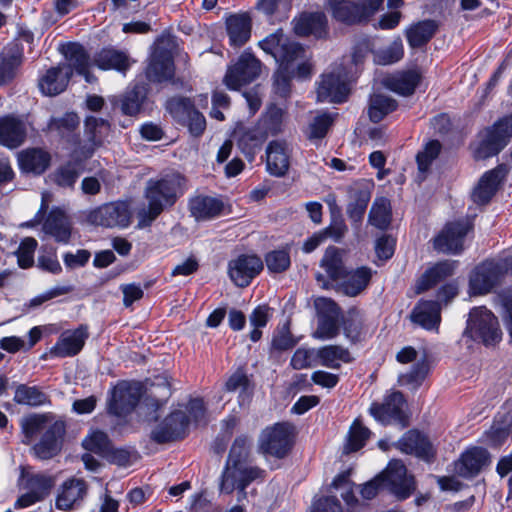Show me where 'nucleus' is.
<instances>
[{
	"label": "nucleus",
	"instance_id": "obj_1",
	"mask_svg": "<svg viewBox=\"0 0 512 512\" xmlns=\"http://www.w3.org/2000/svg\"><path fill=\"white\" fill-rule=\"evenodd\" d=\"M251 440L247 436L237 437L230 449L226 466L222 472L219 489L221 493L238 491V501L246 498V487L257 480H263L265 471L246 464Z\"/></svg>",
	"mask_w": 512,
	"mask_h": 512
},
{
	"label": "nucleus",
	"instance_id": "obj_2",
	"mask_svg": "<svg viewBox=\"0 0 512 512\" xmlns=\"http://www.w3.org/2000/svg\"><path fill=\"white\" fill-rule=\"evenodd\" d=\"M185 190V178L171 172L148 180L145 188V198L148 206L137 212L138 227L149 226L166 208L172 206Z\"/></svg>",
	"mask_w": 512,
	"mask_h": 512
},
{
	"label": "nucleus",
	"instance_id": "obj_3",
	"mask_svg": "<svg viewBox=\"0 0 512 512\" xmlns=\"http://www.w3.org/2000/svg\"><path fill=\"white\" fill-rule=\"evenodd\" d=\"M464 335L486 347L495 346L502 340L497 317L484 306L471 309Z\"/></svg>",
	"mask_w": 512,
	"mask_h": 512
},
{
	"label": "nucleus",
	"instance_id": "obj_4",
	"mask_svg": "<svg viewBox=\"0 0 512 512\" xmlns=\"http://www.w3.org/2000/svg\"><path fill=\"white\" fill-rule=\"evenodd\" d=\"M173 46V39L169 36L163 35L156 40L146 68V77L149 81L160 83L173 78L175 71Z\"/></svg>",
	"mask_w": 512,
	"mask_h": 512
},
{
	"label": "nucleus",
	"instance_id": "obj_5",
	"mask_svg": "<svg viewBox=\"0 0 512 512\" xmlns=\"http://www.w3.org/2000/svg\"><path fill=\"white\" fill-rule=\"evenodd\" d=\"M23 488L27 490L14 504L16 509L27 508L45 499L54 486V478L46 473H33L25 468L21 471Z\"/></svg>",
	"mask_w": 512,
	"mask_h": 512
},
{
	"label": "nucleus",
	"instance_id": "obj_6",
	"mask_svg": "<svg viewBox=\"0 0 512 512\" xmlns=\"http://www.w3.org/2000/svg\"><path fill=\"white\" fill-rule=\"evenodd\" d=\"M294 427L286 422L267 427L259 439L260 450L271 456L283 458L293 445Z\"/></svg>",
	"mask_w": 512,
	"mask_h": 512
},
{
	"label": "nucleus",
	"instance_id": "obj_7",
	"mask_svg": "<svg viewBox=\"0 0 512 512\" xmlns=\"http://www.w3.org/2000/svg\"><path fill=\"white\" fill-rule=\"evenodd\" d=\"M383 487L387 488L398 500H405L416 489L414 477L407 474L405 465L400 460H392L379 475Z\"/></svg>",
	"mask_w": 512,
	"mask_h": 512
},
{
	"label": "nucleus",
	"instance_id": "obj_8",
	"mask_svg": "<svg viewBox=\"0 0 512 512\" xmlns=\"http://www.w3.org/2000/svg\"><path fill=\"white\" fill-rule=\"evenodd\" d=\"M141 396V383L121 381L111 391L108 411L115 416H126L134 410Z\"/></svg>",
	"mask_w": 512,
	"mask_h": 512
},
{
	"label": "nucleus",
	"instance_id": "obj_9",
	"mask_svg": "<svg viewBox=\"0 0 512 512\" xmlns=\"http://www.w3.org/2000/svg\"><path fill=\"white\" fill-rule=\"evenodd\" d=\"M506 267L501 262L487 260L479 264L472 271L469 279V292L472 295L489 293L505 273Z\"/></svg>",
	"mask_w": 512,
	"mask_h": 512
},
{
	"label": "nucleus",
	"instance_id": "obj_10",
	"mask_svg": "<svg viewBox=\"0 0 512 512\" xmlns=\"http://www.w3.org/2000/svg\"><path fill=\"white\" fill-rule=\"evenodd\" d=\"M261 71V63L251 53L244 52L238 61L228 68L224 83L229 89L238 90L253 82Z\"/></svg>",
	"mask_w": 512,
	"mask_h": 512
},
{
	"label": "nucleus",
	"instance_id": "obj_11",
	"mask_svg": "<svg viewBox=\"0 0 512 512\" xmlns=\"http://www.w3.org/2000/svg\"><path fill=\"white\" fill-rule=\"evenodd\" d=\"M405 400L401 392H392L384 398L383 403H373L371 415L380 423L387 425L397 423L401 427L408 425L407 416L403 410Z\"/></svg>",
	"mask_w": 512,
	"mask_h": 512
},
{
	"label": "nucleus",
	"instance_id": "obj_12",
	"mask_svg": "<svg viewBox=\"0 0 512 512\" xmlns=\"http://www.w3.org/2000/svg\"><path fill=\"white\" fill-rule=\"evenodd\" d=\"M259 46L268 54H271L278 64L297 60L303 53V47L289 40L282 31L270 34L259 42Z\"/></svg>",
	"mask_w": 512,
	"mask_h": 512
},
{
	"label": "nucleus",
	"instance_id": "obj_13",
	"mask_svg": "<svg viewBox=\"0 0 512 512\" xmlns=\"http://www.w3.org/2000/svg\"><path fill=\"white\" fill-rule=\"evenodd\" d=\"M131 213L125 202L105 204L90 212L88 220L103 227H127L130 224Z\"/></svg>",
	"mask_w": 512,
	"mask_h": 512
},
{
	"label": "nucleus",
	"instance_id": "obj_14",
	"mask_svg": "<svg viewBox=\"0 0 512 512\" xmlns=\"http://www.w3.org/2000/svg\"><path fill=\"white\" fill-rule=\"evenodd\" d=\"M262 269V259L253 254L239 255L228 264L229 277L238 287H247Z\"/></svg>",
	"mask_w": 512,
	"mask_h": 512
},
{
	"label": "nucleus",
	"instance_id": "obj_15",
	"mask_svg": "<svg viewBox=\"0 0 512 512\" xmlns=\"http://www.w3.org/2000/svg\"><path fill=\"white\" fill-rule=\"evenodd\" d=\"M471 229L467 221H455L445 225L434 239V248L443 253L457 254L462 251L464 239Z\"/></svg>",
	"mask_w": 512,
	"mask_h": 512
},
{
	"label": "nucleus",
	"instance_id": "obj_16",
	"mask_svg": "<svg viewBox=\"0 0 512 512\" xmlns=\"http://www.w3.org/2000/svg\"><path fill=\"white\" fill-rule=\"evenodd\" d=\"M65 425L62 421H54L41 435L32 448V454L40 460H49L58 455L62 449Z\"/></svg>",
	"mask_w": 512,
	"mask_h": 512
},
{
	"label": "nucleus",
	"instance_id": "obj_17",
	"mask_svg": "<svg viewBox=\"0 0 512 512\" xmlns=\"http://www.w3.org/2000/svg\"><path fill=\"white\" fill-rule=\"evenodd\" d=\"M189 422L190 419L184 411H173L151 432V438L159 444L183 438Z\"/></svg>",
	"mask_w": 512,
	"mask_h": 512
},
{
	"label": "nucleus",
	"instance_id": "obj_18",
	"mask_svg": "<svg viewBox=\"0 0 512 512\" xmlns=\"http://www.w3.org/2000/svg\"><path fill=\"white\" fill-rule=\"evenodd\" d=\"M348 92V85L341 73L324 74L317 88V100L327 103H342L346 101Z\"/></svg>",
	"mask_w": 512,
	"mask_h": 512
},
{
	"label": "nucleus",
	"instance_id": "obj_19",
	"mask_svg": "<svg viewBox=\"0 0 512 512\" xmlns=\"http://www.w3.org/2000/svg\"><path fill=\"white\" fill-rule=\"evenodd\" d=\"M506 174L507 169L503 164L485 172L472 193L473 201L480 205L490 202Z\"/></svg>",
	"mask_w": 512,
	"mask_h": 512
},
{
	"label": "nucleus",
	"instance_id": "obj_20",
	"mask_svg": "<svg viewBox=\"0 0 512 512\" xmlns=\"http://www.w3.org/2000/svg\"><path fill=\"white\" fill-rule=\"evenodd\" d=\"M87 338L88 331L84 326L64 331L51 348L50 353L60 358L73 357L82 350Z\"/></svg>",
	"mask_w": 512,
	"mask_h": 512
},
{
	"label": "nucleus",
	"instance_id": "obj_21",
	"mask_svg": "<svg viewBox=\"0 0 512 512\" xmlns=\"http://www.w3.org/2000/svg\"><path fill=\"white\" fill-rule=\"evenodd\" d=\"M135 61L126 51L114 47H105L95 53L93 63L101 70H115L123 75Z\"/></svg>",
	"mask_w": 512,
	"mask_h": 512
},
{
	"label": "nucleus",
	"instance_id": "obj_22",
	"mask_svg": "<svg viewBox=\"0 0 512 512\" xmlns=\"http://www.w3.org/2000/svg\"><path fill=\"white\" fill-rule=\"evenodd\" d=\"M110 132V123L94 116L86 117L84 121V135L86 143L83 146V157L89 158L94 150L104 143Z\"/></svg>",
	"mask_w": 512,
	"mask_h": 512
},
{
	"label": "nucleus",
	"instance_id": "obj_23",
	"mask_svg": "<svg viewBox=\"0 0 512 512\" xmlns=\"http://www.w3.org/2000/svg\"><path fill=\"white\" fill-rule=\"evenodd\" d=\"M293 25L298 36L323 38L327 34V18L323 12H304L293 20Z\"/></svg>",
	"mask_w": 512,
	"mask_h": 512
},
{
	"label": "nucleus",
	"instance_id": "obj_24",
	"mask_svg": "<svg viewBox=\"0 0 512 512\" xmlns=\"http://www.w3.org/2000/svg\"><path fill=\"white\" fill-rule=\"evenodd\" d=\"M62 53L68 62V65L61 66L63 71H73L79 75H83L87 82H91L89 73L90 58L85 48L78 43H68L62 47Z\"/></svg>",
	"mask_w": 512,
	"mask_h": 512
},
{
	"label": "nucleus",
	"instance_id": "obj_25",
	"mask_svg": "<svg viewBox=\"0 0 512 512\" xmlns=\"http://www.w3.org/2000/svg\"><path fill=\"white\" fill-rule=\"evenodd\" d=\"M398 448L407 454L430 460L434 457V449L428 438L417 430H409L397 443Z\"/></svg>",
	"mask_w": 512,
	"mask_h": 512
},
{
	"label": "nucleus",
	"instance_id": "obj_26",
	"mask_svg": "<svg viewBox=\"0 0 512 512\" xmlns=\"http://www.w3.org/2000/svg\"><path fill=\"white\" fill-rule=\"evenodd\" d=\"M23 62V47L19 43L8 44L0 53V85L12 81Z\"/></svg>",
	"mask_w": 512,
	"mask_h": 512
},
{
	"label": "nucleus",
	"instance_id": "obj_27",
	"mask_svg": "<svg viewBox=\"0 0 512 512\" xmlns=\"http://www.w3.org/2000/svg\"><path fill=\"white\" fill-rule=\"evenodd\" d=\"M333 17L347 24L360 23L365 20V12L360 0H327Z\"/></svg>",
	"mask_w": 512,
	"mask_h": 512
},
{
	"label": "nucleus",
	"instance_id": "obj_28",
	"mask_svg": "<svg viewBox=\"0 0 512 512\" xmlns=\"http://www.w3.org/2000/svg\"><path fill=\"white\" fill-rule=\"evenodd\" d=\"M238 146L243 154L252 161L257 150H259L266 140L267 133L261 125L252 127H240L235 131Z\"/></svg>",
	"mask_w": 512,
	"mask_h": 512
},
{
	"label": "nucleus",
	"instance_id": "obj_29",
	"mask_svg": "<svg viewBox=\"0 0 512 512\" xmlns=\"http://www.w3.org/2000/svg\"><path fill=\"white\" fill-rule=\"evenodd\" d=\"M290 154L286 143L272 141L266 149L267 171L276 177L284 176L290 165Z\"/></svg>",
	"mask_w": 512,
	"mask_h": 512
},
{
	"label": "nucleus",
	"instance_id": "obj_30",
	"mask_svg": "<svg viewBox=\"0 0 512 512\" xmlns=\"http://www.w3.org/2000/svg\"><path fill=\"white\" fill-rule=\"evenodd\" d=\"M87 494V485L83 479L72 478L65 481L56 499V507L60 510H70L82 501Z\"/></svg>",
	"mask_w": 512,
	"mask_h": 512
},
{
	"label": "nucleus",
	"instance_id": "obj_31",
	"mask_svg": "<svg viewBox=\"0 0 512 512\" xmlns=\"http://www.w3.org/2000/svg\"><path fill=\"white\" fill-rule=\"evenodd\" d=\"M488 463V451L484 448L474 447L462 454L456 469L460 476L469 478L478 474Z\"/></svg>",
	"mask_w": 512,
	"mask_h": 512
},
{
	"label": "nucleus",
	"instance_id": "obj_32",
	"mask_svg": "<svg viewBox=\"0 0 512 512\" xmlns=\"http://www.w3.org/2000/svg\"><path fill=\"white\" fill-rule=\"evenodd\" d=\"M43 231L57 242L68 243L71 237V223L68 216L60 209L51 210L43 224Z\"/></svg>",
	"mask_w": 512,
	"mask_h": 512
},
{
	"label": "nucleus",
	"instance_id": "obj_33",
	"mask_svg": "<svg viewBox=\"0 0 512 512\" xmlns=\"http://www.w3.org/2000/svg\"><path fill=\"white\" fill-rule=\"evenodd\" d=\"M346 260L347 253L343 249L330 246L326 249L320 266L331 280L338 281L347 274Z\"/></svg>",
	"mask_w": 512,
	"mask_h": 512
},
{
	"label": "nucleus",
	"instance_id": "obj_34",
	"mask_svg": "<svg viewBox=\"0 0 512 512\" xmlns=\"http://www.w3.org/2000/svg\"><path fill=\"white\" fill-rule=\"evenodd\" d=\"M26 137L25 124L12 116L0 119V144L8 148L20 146Z\"/></svg>",
	"mask_w": 512,
	"mask_h": 512
},
{
	"label": "nucleus",
	"instance_id": "obj_35",
	"mask_svg": "<svg viewBox=\"0 0 512 512\" xmlns=\"http://www.w3.org/2000/svg\"><path fill=\"white\" fill-rule=\"evenodd\" d=\"M80 124L79 116L74 112H67L59 117H52L48 122V130L73 144L79 143L76 131Z\"/></svg>",
	"mask_w": 512,
	"mask_h": 512
},
{
	"label": "nucleus",
	"instance_id": "obj_36",
	"mask_svg": "<svg viewBox=\"0 0 512 512\" xmlns=\"http://www.w3.org/2000/svg\"><path fill=\"white\" fill-rule=\"evenodd\" d=\"M227 392L238 393V403L241 407L251 402L254 385L243 368L237 369L225 382Z\"/></svg>",
	"mask_w": 512,
	"mask_h": 512
},
{
	"label": "nucleus",
	"instance_id": "obj_37",
	"mask_svg": "<svg viewBox=\"0 0 512 512\" xmlns=\"http://www.w3.org/2000/svg\"><path fill=\"white\" fill-rule=\"evenodd\" d=\"M51 161L50 154L40 148H31L18 154V163L22 171L40 175L46 171Z\"/></svg>",
	"mask_w": 512,
	"mask_h": 512
},
{
	"label": "nucleus",
	"instance_id": "obj_38",
	"mask_svg": "<svg viewBox=\"0 0 512 512\" xmlns=\"http://www.w3.org/2000/svg\"><path fill=\"white\" fill-rule=\"evenodd\" d=\"M13 401L18 405L41 407L51 404L50 396L36 385L16 384Z\"/></svg>",
	"mask_w": 512,
	"mask_h": 512
},
{
	"label": "nucleus",
	"instance_id": "obj_39",
	"mask_svg": "<svg viewBox=\"0 0 512 512\" xmlns=\"http://www.w3.org/2000/svg\"><path fill=\"white\" fill-rule=\"evenodd\" d=\"M410 317L412 322L424 329L432 330L438 327L441 320L440 305L438 301H420L414 307Z\"/></svg>",
	"mask_w": 512,
	"mask_h": 512
},
{
	"label": "nucleus",
	"instance_id": "obj_40",
	"mask_svg": "<svg viewBox=\"0 0 512 512\" xmlns=\"http://www.w3.org/2000/svg\"><path fill=\"white\" fill-rule=\"evenodd\" d=\"M229 43L234 47L243 46L251 36V19L246 14L231 15L226 20Z\"/></svg>",
	"mask_w": 512,
	"mask_h": 512
},
{
	"label": "nucleus",
	"instance_id": "obj_41",
	"mask_svg": "<svg viewBox=\"0 0 512 512\" xmlns=\"http://www.w3.org/2000/svg\"><path fill=\"white\" fill-rule=\"evenodd\" d=\"M372 275V269L366 266L350 271L347 270V274L341 279L342 292L350 297L359 295L369 285Z\"/></svg>",
	"mask_w": 512,
	"mask_h": 512
},
{
	"label": "nucleus",
	"instance_id": "obj_42",
	"mask_svg": "<svg viewBox=\"0 0 512 512\" xmlns=\"http://www.w3.org/2000/svg\"><path fill=\"white\" fill-rule=\"evenodd\" d=\"M420 81V74L416 70H408L387 76L383 80L384 86L400 95L408 96L414 93Z\"/></svg>",
	"mask_w": 512,
	"mask_h": 512
},
{
	"label": "nucleus",
	"instance_id": "obj_43",
	"mask_svg": "<svg viewBox=\"0 0 512 512\" xmlns=\"http://www.w3.org/2000/svg\"><path fill=\"white\" fill-rule=\"evenodd\" d=\"M71 77V71H63L61 66L52 67L39 81L41 92L48 96H54L63 92Z\"/></svg>",
	"mask_w": 512,
	"mask_h": 512
},
{
	"label": "nucleus",
	"instance_id": "obj_44",
	"mask_svg": "<svg viewBox=\"0 0 512 512\" xmlns=\"http://www.w3.org/2000/svg\"><path fill=\"white\" fill-rule=\"evenodd\" d=\"M52 416L49 413L30 414L20 420L22 443L29 445L39 433H44L47 427L52 424Z\"/></svg>",
	"mask_w": 512,
	"mask_h": 512
},
{
	"label": "nucleus",
	"instance_id": "obj_45",
	"mask_svg": "<svg viewBox=\"0 0 512 512\" xmlns=\"http://www.w3.org/2000/svg\"><path fill=\"white\" fill-rule=\"evenodd\" d=\"M223 202L209 196H197L190 201V211L196 220H210L221 214Z\"/></svg>",
	"mask_w": 512,
	"mask_h": 512
},
{
	"label": "nucleus",
	"instance_id": "obj_46",
	"mask_svg": "<svg viewBox=\"0 0 512 512\" xmlns=\"http://www.w3.org/2000/svg\"><path fill=\"white\" fill-rule=\"evenodd\" d=\"M455 264L456 263L454 261L446 260L439 262L432 268L428 269L418 281L417 292H424L436 285L438 282L451 276L455 270Z\"/></svg>",
	"mask_w": 512,
	"mask_h": 512
},
{
	"label": "nucleus",
	"instance_id": "obj_47",
	"mask_svg": "<svg viewBox=\"0 0 512 512\" xmlns=\"http://www.w3.org/2000/svg\"><path fill=\"white\" fill-rule=\"evenodd\" d=\"M316 358L321 365L332 369H338L341 363L352 361L349 350L339 345H327L317 349Z\"/></svg>",
	"mask_w": 512,
	"mask_h": 512
},
{
	"label": "nucleus",
	"instance_id": "obj_48",
	"mask_svg": "<svg viewBox=\"0 0 512 512\" xmlns=\"http://www.w3.org/2000/svg\"><path fill=\"white\" fill-rule=\"evenodd\" d=\"M82 173L80 164L68 162L59 166L51 175V181L60 188L73 189Z\"/></svg>",
	"mask_w": 512,
	"mask_h": 512
},
{
	"label": "nucleus",
	"instance_id": "obj_49",
	"mask_svg": "<svg viewBox=\"0 0 512 512\" xmlns=\"http://www.w3.org/2000/svg\"><path fill=\"white\" fill-rule=\"evenodd\" d=\"M437 24L433 20H424L411 26L406 33L407 41L413 48L426 44L435 34Z\"/></svg>",
	"mask_w": 512,
	"mask_h": 512
},
{
	"label": "nucleus",
	"instance_id": "obj_50",
	"mask_svg": "<svg viewBox=\"0 0 512 512\" xmlns=\"http://www.w3.org/2000/svg\"><path fill=\"white\" fill-rule=\"evenodd\" d=\"M397 108V102L389 96L374 94L370 97L368 115L372 122H380Z\"/></svg>",
	"mask_w": 512,
	"mask_h": 512
},
{
	"label": "nucleus",
	"instance_id": "obj_51",
	"mask_svg": "<svg viewBox=\"0 0 512 512\" xmlns=\"http://www.w3.org/2000/svg\"><path fill=\"white\" fill-rule=\"evenodd\" d=\"M391 204L385 197L376 198L369 212V223L379 229H386L391 222Z\"/></svg>",
	"mask_w": 512,
	"mask_h": 512
},
{
	"label": "nucleus",
	"instance_id": "obj_52",
	"mask_svg": "<svg viewBox=\"0 0 512 512\" xmlns=\"http://www.w3.org/2000/svg\"><path fill=\"white\" fill-rule=\"evenodd\" d=\"M295 76L294 60L279 64L274 75V89L281 97H286L290 92V82Z\"/></svg>",
	"mask_w": 512,
	"mask_h": 512
},
{
	"label": "nucleus",
	"instance_id": "obj_53",
	"mask_svg": "<svg viewBox=\"0 0 512 512\" xmlns=\"http://www.w3.org/2000/svg\"><path fill=\"white\" fill-rule=\"evenodd\" d=\"M404 55L401 39L394 40L389 46L373 52V60L378 65H390L398 62Z\"/></svg>",
	"mask_w": 512,
	"mask_h": 512
},
{
	"label": "nucleus",
	"instance_id": "obj_54",
	"mask_svg": "<svg viewBox=\"0 0 512 512\" xmlns=\"http://www.w3.org/2000/svg\"><path fill=\"white\" fill-rule=\"evenodd\" d=\"M337 114L320 113L310 122L307 129V136L310 140L323 139L332 126Z\"/></svg>",
	"mask_w": 512,
	"mask_h": 512
},
{
	"label": "nucleus",
	"instance_id": "obj_55",
	"mask_svg": "<svg viewBox=\"0 0 512 512\" xmlns=\"http://www.w3.org/2000/svg\"><path fill=\"white\" fill-rule=\"evenodd\" d=\"M166 109L170 115L180 124L189 120L195 108L188 98L175 97L167 101Z\"/></svg>",
	"mask_w": 512,
	"mask_h": 512
},
{
	"label": "nucleus",
	"instance_id": "obj_56",
	"mask_svg": "<svg viewBox=\"0 0 512 512\" xmlns=\"http://www.w3.org/2000/svg\"><path fill=\"white\" fill-rule=\"evenodd\" d=\"M271 317V308L268 305H259L251 313L249 321L253 327L249 334L252 342H257L261 339L262 332L260 328L265 327Z\"/></svg>",
	"mask_w": 512,
	"mask_h": 512
},
{
	"label": "nucleus",
	"instance_id": "obj_57",
	"mask_svg": "<svg viewBox=\"0 0 512 512\" xmlns=\"http://www.w3.org/2000/svg\"><path fill=\"white\" fill-rule=\"evenodd\" d=\"M83 446L86 450L105 456L111 450L112 444L105 432L96 430L83 440Z\"/></svg>",
	"mask_w": 512,
	"mask_h": 512
},
{
	"label": "nucleus",
	"instance_id": "obj_58",
	"mask_svg": "<svg viewBox=\"0 0 512 512\" xmlns=\"http://www.w3.org/2000/svg\"><path fill=\"white\" fill-rule=\"evenodd\" d=\"M369 436V429L362 426L360 422L355 421L349 430L345 452L350 453L358 451L365 445V442Z\"/></svg>",
	"mask_w": 512,
	"mask_h": 512
},
{
	"label": "nucleus",
	"instance_id": "obj_59",
	"mask_svg": "<svg viewBox=\"0 0 512 512\" xmlns=\"http://www.w3.org/2000/svg\"><path fill=\"white\" fill-rule=\"evenodd\" d=\"M441 151V144L438 140L429 141L424 149L417 154L418 169L421 173H426L433 161L438 157Z\"/></svg>",
	"mask_w": 512,
	"mask_h": 512
},
{
	"label": "nucleus",
	"instance_id": "obj_60",
	"mask_svg": "<svg viewBox=\"0 0 512 512\" xmlns=\"http://www.w3.org/2000/svg\"><path fill=\"white\" fill-rule=\"evenodd\" d=\"M283 120V111L277 106H271L261 118L258 125L263 127V130L268 135H275L281 130Z\"/></svg>",
	"mask_w": 512,
	"mask_h": 512
},
{
	"label": "nucleus",
	"instance_id": "obj_61",
	"mask_svg": "<svg viewBox=\"0 0 512 512\" xmlns=\"http://www.w3.org/2000/svg\"><path fill=\"white\" fill-rule=\"evenodd\" d=\"M268 270L272 273H281L286 271L291 264L289 252L286 250H274L265 257Z\"/></svg>",
	"mask_w": 512,
	"mask_h": 512
},
{
	"label": "nucleus",
	"instance_id": "obj_62",
	"mask_svg": "<svg viewBox=\"0 0 512 512\" xmlns=\"http://www.w3.org/2000/svg\"><path fill=\"white\" fill-rule=\"evenodd\" d=\"M37 248V241L34 238L27 237L20 243L16 255L21 268L26 269L34 263V252Z\"/></svg>",
	"mask_w": 512,
	"mask_h": 512
},
{
	"label": "nucleus",
	"instance_id": "obj_63",
	"mask_svg": "<svg viewBox=\"0 0 512 512\" xmlns=\"http://www.w3.org/2000/svg\"><path fill=\"white\" fill-rule=\"evenodd\" d=\"M144 99L143 87L136 86L121 102V110L125 115H136L142 106Z\"/></svg>",
	"mask_w": 512,
	"mask_h": 512
},
{
	"label": "nucleus",
	"instance_id": "obj_64",
	"mask_svg": "<svg viewBox=\"0 0 512 512\" xmlns=\"http://www.w3.org/2000/svg\"><path fill=\"white\" fill-rule=\"evenodd\" d=\"M488 133L505 147L512 137V114L498 120Z\"/></svg>",
	"mask_w": 512,
	"mask_h": 512
}]
</instances>
